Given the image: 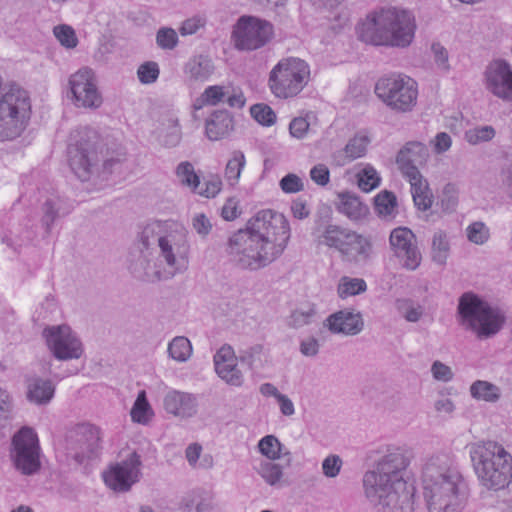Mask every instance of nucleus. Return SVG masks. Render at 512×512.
<instances>
[{
	"label": "nucleus",
	"mask_w": 512,
	"mask_h": 512,
	"mask_svg": "<svg viewBox=\"0 0 512 512\" xmlns=\"http://www.w3.org/2000/svg\"><path fill=\"white\" fill-rule=\"evenodd\" d=\"M189 249L184 226L173 221H154L141 231L129 269L143 281L168 280L186 270Z\"/></svg>",
	"instance_id": "f257e3e1"
},
{
	"label": "nucleus",
	"mask_w": 512,
	"mask_h": 512,
	"mask_svg": "<svg viewBox=\"0 0 512 512\" xmlns=\"http://www.w3.org/2000/svg\"><path fill=\"white\" fill-rule=\"evenodd\" d=\"M289 239L290 226L285 216L270 209L261 210L245 229L228 238L225 253L237 268L256 271L280 257Z\"/></svg>",
	"instance_id": "f03ea898"
},
{
	"label": "nucleus",
	"mask_w": 512,
	"mask_h": 512,
	"mask_svg": "<svg viewBox=\"0 0 512 512\" xmlns=\"http://www.w3.org/2000/svg\"><path fill=\"white\" fill-rule=\"evenodd\" d=\"M69 166L81 181L107 179L122 174L127 167L126 149L104 144L96 130H77L67 148Z\"/></svg>",
	"instance_id": "7ed1b4c3"
},
{
	"label": "nucleus",
	"mask_w": 512,
	"mask_h": 512,
	"mask_svg": "<svg viewBox=\"0 0 512 512\" xmlns=\"http://www.w3.org/2000/svg\"><path fill=\"white\" fill-rule=\"evenodd\" d=\"M422 485L429 512H460L469 496L467 482L447 455L432 456L426 461Z\"/></svg>",
	"instance_id": "20e7f679"
},
{
	"label": "nucleus",
	"mask_w": 512,
	"mask_h": 512,
	"mask_svg": "<svg viewBox=\"0 0 512 512\" xmlns=\"http://www.w3.org/2000/svg\"><path fill=\"white\" fill-rule=\"evenodd\" d=\"M356 31L358 39L365 44L406 47L414 39L416 21L411 12L388 7L369 13Z\"/></svg>",
	"instance_id": "39448f33"
},
{
	"label": "nucleus",
	"mask_w": 512,
	"mask_h": 512,
	"mask_svg": "<svg viewBox=\"0 0 512 512\" xmlns=\"http://www.w3.org/2000/svg\"><path fill=\"white\" fill-rule=\"evenodd\" d=\"M469 456L480 484L489 490H502L512 481V455L496 441L470 443Z\"/></svg>",
	"instance_id": "423d86ee"
},
{
	"label": "nucleus",
	"mask_w": 512,
	"mask_h": 512,
	"mask_svg": "<svg viewBox=\"0 0 512 512\" xmlns=\"http://www.w3.org/2000/svg\"><path fill=\"white\" fill-rule=\"evenodd\" d=\"M461 324L473 331L479 339H488L496 335L504 326L505 313L491 306L472 292L464 293L458 303Z\"/></svg>",
	"instance_id": "0eeeda50"
},
{
	"label": "nucleus",
	"mask_w": 512,
	"mask_h": 512,
	"mask_svg": "<svg viewBox=\"0 0 512 512\" xmlns=\"http://www.w3.org/2000/svg\"><path fill=\"white\" fill-rule=\"evenodd\" d=\"M310 79L309 65L299 58H284L270 71L268 86L272 94L280 99L297 96Z\"/></svg>",
	"instance_id": "6e6552de"
},
{
	"label": "nucleus",
	"mask_w": 512,
	"mask_h": 512,
	"mask_svg": "<svg viewBox=\"0 0 512 512\" xmlns=\"http://www.w3.org/2000/svg\"><path fill=\"white\" fill-rule=\"evenodd\" d=\"M364 495L377 512H413L415 487L407 481L364 487Z\"/></svg>",
	"instance_id": "1a4fd4ad"
},
{
	"label": "nucleus",
	"mask_w": 512,
	"mask_h": 512,
	"mask_svg": "<svg viewBox=\"0 0 512 512\" xmlns=\"http://www.w3.org/2000/svg\"><path fill=\"white\" fill-rule=\"evenodd\" d=\"M375 94L390 108L407 112L417 103V82L405 74H390L381 77L375 85Z\"/></svg>",
	"instance_id": "9d476101"
},
{
	"label": "nucleus",
	"mask_w": 512,
	"mask_h": 512,
	"mask_svg": "<svg viewBox=\"0 0 512 512\" xmlns=\"http://www.w3.org/2000/svg\"><path fill=\"white\" fill-rule=\"evenodd\" d=\"M40 445L36 432L22 427L11 441L10 458L15 468L25 475H32L40 468Z\"/></svg>",
	"instance_id": "9b49d317"
},
{
	"label": "nucleus",
	"mask_w": 512,
	"mask_h": 512,
	"mask_svg": "<svg viewBox=\"0 0 512 512\" xmlns=\"http://www.w3.org/2000/svg\"><path fill=\"white\" fill-rule=\"evenodd\" d=\"M408 465L409 459L401 448L388 449L376 462L374 469L364 474L363 488L406 481L404 474Z\"/></svg>",
	"instance_id": "f8f14e48"
},
{
	"label": "nucleus",
	"mask_w": 512,
	"mask_h": 512,
	"mask_svg": "<svg viewBox=\"0 0 512 512\" xmlns=\"http://www.w3.org/2000/svg\"><path fill=\"white\" fill-rule=\"evenodd\" d=\"M31 114V101L25 90L13 86L0 96V128L25 127Z\"/></svg>",
	"instance_id": "ddd939ff"
},
{
	"label": "nucleus",
	"mask_w": 512,
	"mask_h": 512,
	"mask_svg": "<svg viewBox=\"0 0 512 512\" xmlns=\"http://www.w3.org/2000/svg\"><path fill=\"white\" fill-rule=\"evenodd\" d=\"M273 36L272 25L251 16L241 17L233 31L236 48L256 50L267 44Z\"/></svg>",
	"instance_id": "4468645a"
},
{
	"label": "nucleus",
	"mask_w": 512,
	"mask_h": 512,
	"mask_svg": "<svg viewBox=\"0 0 512 512\" xmlns=\"http://www.w3.org/2000/svg\"><path fill=\"white\" fill-rule=\"evenodd\" d=\"M42 334L49 351L56 359L67 361L82 356V343L69 326H49Z\"/></svg>",
	"instance_id": "2eb2a0df"
},
{
	"label": "nucleus",
	"mask_w": 512,
	"mask_h": 512,
	"mask_svg": "<svg viewBox=\"0 0 512 512\" xmlns=\"http://www.w3.org/2000/svg\"><path fill=\"white\" fill-rule=\"evenodd\" d=\"M72 102L78 108L97 109L103 103L96 77L89 68H82L69 77Z\"/></svg>",
	"instance_id": "dca6fc26"
},
{
	"label": "nucleus",
	"mask_w": 512,
	"mask_h": 512,
	"mask_svg": "<svg viewBox=\"0 0 512 512\" xmlns=\"http://www.w3.org/2000/svg\"><path fill=\"white\" fill-rule=\"evenodd\" d=\"M389 246L403 268L414 271L420 266L422 255L411 229L403 226L394 228L389 235Z\"/></svg>",
	"instance_id": "f3484780"
},
{
	"label": "nucleus",
	"mask_w": 512,
	"mask_h": 512,
	"mask_svg": "<svg viewBox=\"0 0 512 512\" xmlns=\"http://www.w3.org/2000/svg\"><path fill=\"white\" fill-rule=\"evenodd\" d=\"M100 443L101 431L98 427L81 425L69 437L68 454L81 464L99 455Z\"/></svg>",
	"instance_id": "a211bd4d"
},
{
	"label": "nucleus",
	"mask_w": 512,
	"mask_h": 512,
	"mask_svg": "<svg viewBox=\"0 0 512 512\" xmlns=\"http://www.w3.org/2000/svg\"><path fill=\"white\" fill-rule=\"evenodd\" d=\"M140 466V456L134 451L125 460L111 465L103 473L104 482L114 491L127 492L139 480Z\"/></svg>",
	"instance_id": "6ab92c4d"
},
{
	"label": "nucleus",
	"mask_w": 512,
	"mask_h": 512,
	"mask_svg": "<svg viewBox=\"0 0 512 512\" xmlns=\"http://www.w3.org/2000/svg\"><path fill=\"white\" fill-rule=\"evenodd\" d=\"M217 375L228 385L241 387L244 383V375L238 368L234 350L229 345H223L213 357Z\"/></svg>",
	"instance_id": "aec40b11"
},
{
	"label": "nucleus",
	"mask_w": 512,
	"mask_h": 512,
	"mask_svg": "<svg viewBox=\"0 0 512 512\" xmlns=\"http://www.w3.org/2000/svg\"><path fill=\"white\" fill-rule=\"evenodd\" d=\"M486 82L495 96L512 101V70L506 62L493 61L486 70Z\"/></svg>",
	"instance_id": "412c9836"
},
{
	"label": "nucleus",
	"mask_w": 512,
	"mask_h": 512,
	"mask_svg": "<svg viewBox=\"0 0 512 512\" xmlns=\"http://www.w3.org/2000/svg\"><path fill=\"white\" fill-rule=\"evenodd\" d=\"M324 325L334 334L356 335L363 330L364 322L360 312L343 309L331 314Z\"/></svg>",
	"instance_id": "4be33fe9"
},
{
	"label": "nucleus",
	"mask_w": 512,
	"mask_h": 512,
	"mask_svg": "<svg viewBox=\"0 0 512 512\" xmlns=\"http://www.w3.org/2000/svg\"><path fill=\"white\" fill-rule=\"evenodd\" d=\"M166 412L176 417L187 419L195 416L198 411L197 397L191 393L177 390L170 391L163 400Z\"/></svg>",
	"instance_id": "5701e85b"
},
{
	"label": "nucleus",
	"mask_w": 512,
	"mask_h": 512,
	"mask_svg": "<svg viewBox=\"0 0 512 512\" xmlns=\"http://www.w3.org/2000/svg\"><path fill=\"white\" fill-rule=\"evenodd\" d=\"M353 231L340 225L327 224L323 227H316L312 235L317 245L334 249L341 254Z\"/></svg>",
	"instance_id": "b1692460"
},
{
	"label": "nucleus",
	"mask_w": 512,
	"mask_h": 512,
	"mask_svg": "<svg viewBox=\"0 0 512 512\" xmlns=\"http://www.w3.org/2000/svg\"><path fill=\"white\" fill-rule=\"evenodd\" d=\"M41 209L42 226L47 233H50L55 221L70 214L74 206L69 199L59 194H51L46 198Z\"/></svg>",
	"instance_id": "393cba45"
},
{
	"label": "nucleus",
	"mask_w": 512,
	"mask_h": 512,
	"mask_svg": "<svg viewBox=\"0 0 512 512\" xmlns=\"http://www.w3.org/2000/svg\"><path fill=\"white\" fill-rule=\"evenodd\" d=\"M428 150L420 142H409L399 152L396 163L403 175L419 172L418 166L425 163Z\"/></svg>",
	"instance_id": "a878e982"
},
{
	"label": "nucleus",
	"mask_w": 512,
	"mask_h": 512,
	"mask_svg": "<svg viewBox=\"0 0 512 512\" xmlns=\"http://www.w3.org/2000/svg\"><path fill=\"white\" fill-rule=\"evenodd\" d=\"M373 245L369 238L353 231L342 253V260L351 264L367 263L372 255Z\"/></svg>",
	"instance_id": "bb28decb"
},
{
	"label": "nucleus",
	"mask_w": 512,
	"mask_h": 512,
	"mask_svg": "<svg viewBox=\"0 0 512 512\" xmlns=\"http://www.w3.org/2000/svg\"><path fill=\"white\" fill-rule=\"evenodd\" d=\"M411 185V193L415 205L425 211L432 205L428 183L420 172L403 175Z\"/></svg>",
	"instance_id": "cd10ccee"
},
{
	"label": "nucleus",
	"mask_w": 512,
	"mask_h": 512,
	"mask_svg": "<svg viewBox=\"0 0 512 512\" xmlns=\"http://www.w3.org/2000/svg\"><path fill=\"white\" fill-rule=\"evenodd\" d=\"M337 210L352 221H358L368 213V207L357 196L350 193L339 195Z\"/></svg>",
	"instance_id": "c85d7f7f"
},
{
	"label": "nucleus",
	"mask_w": 512,
	"mask_h": 512,
	"mask_svg": "<svg viewBox=\"0 0 512 512\" xmlns=\"http://www.w3.org/2000/svg\"><path fill=\"white\" fill-rule=\"evenodd\" d=\"M374 211L377 216L391 222L398 215V202L396 195L388 190L381 191L374 198Z\"/></svg>",
	"instance_id": "c756f323"
},
{
	"label": "nucleus",
	"mask_w": 512,
	"mask_h": 512,
	"mask_svg": "<svg viewBox=\"0 0 512 512\" xmlns=\"http://www.w3.org/2000/svg\"><path fill=\"white\" fill-rule=\"evenodd\" d=\"M54 392L55 388L51 381L36 378L28 385L27 397L35 404H47L53 398Z\"/></svg>",
	"instance_id": "7c9ffc66"
},
{
	"label": "nucleus",
	"mask_w": 512,
	"mask_h": 512,
	"mask_svg": "<svg viewBox=\"0 0 512 512\" xmlns=\"http://www.w3.org/2000/svg\"><path fill=\"white\" fill-rule=\"evenodd\" d=\"M469 391L474 399L490 403L498 401L501 395V391L498 386L484 380H477L473 382Z\"/></svg>",
	"instance_id": "2f4dec72"
},
{
	"label": "nucleus",
	"mask_w": 512,
	"mask_h": 512,
	"mask_svg": "<svg viewBox=\"0 0 512 512\" xmlns=\"http://www.w3.org/2000/svg\"><path fill=\"white\" fill-rule=\"evenodd\" d=\"M229 93V86L212 85L208 86L204 92L195 100L194 109L199 110L204 106H215L224 101Z\"/></svg>",
	"instance_id": "473e14b6"
},
{
	"label": "nucleus",
	"mask_w": 512,
	"mask_h": 512,
	"mask_svg": "<svg viewBox=\"0 0 512 512\" xmlns=\"http://www.w3.org/2000/svg\"><path fill=\"white\" fill-rule=\"evenodd\" d=\"M450 253V243L447 234L438 230L432 237V260L438 265H445Z\"/></svg>",
	"instance_id": "72a5a7b5"
},
{
	"label": "nucleus",
	"mask_w": 512,
	"mask_h": 512,
	"mask_svg": "<svg viewBox=\"0 0 512 512\" xmlns=\"http://www.w3.org/2000/svg\"><path fill=\"white\" fill-rule=\"evenodd\" d=\"M168 355L177 362H186L192 355V344L184 336L174 337L168 344Z\"/></svg>",
	"instance_id": "f704fd0d"
},
{
	"label": "nucleus",
	"mask_w": 512,
	"mask_h": 512,
	"mask_svg": "<svg viewBox=\"0 0 512 512\" xmlns=\"http://www.w3.org/2000/svg\"><path fill=\"white\" fill-rule=\"evenodd\" d=\"M367 290V284L362 278L343 276L337 286V294L341 299L356 296Z\"/></svg>",
	"instance_id": "c9c22d12"
},
{
	"label": "nucleus",
	"mask_w": 512,
	"mask_h": 512,
	"mask_svg": "<svg viewBox=\"0 0 512 512\" xmlns=\"http://www.w3.org/2000/svg\"><path fill=\"white\" fill-rule=\"evenodd\" d=\"M246 164V159L241 151H233L231 158L228 160L225 167V178L230 185L238 183L241 172Z\"/></svg>",
	"instance_id": "e433bc0d"
},
{
	"label": "nucleus",
	"mask_w": 512,
	"mask_h": 512,
	"mask_svg": "<svg viewBox=\"0 0 512 512\" xmlns=\"http://www.w3.org/2000/svg\"><path fill=\"white\" fill-rule=\"evenodd\" d=\"M257 472L268 485L274 487L281 486V479L283 477V468L281 465L271 460H265L260 463Z\"/></svg>",
	"instance_id": "4c0bfd02"
},
{
	"label": "nucleus",
	"mask_w": 512,
	"mask_h": 512,
	"mask_svg": "<svg viewBox=\"0 0 512 512\" xmlns=\"http://www.w3.org/2000/svg\"><path fill=\"white\" fill-rule=\"evenodd\" d=\"M261 454L266 456L268 460H276L283 456L290 455L289 451H282V444L274 435H267L263 437L258 443Z\"/></svg>",
	"instance_id": "58836bf2"
},
{
	"label": "nucleus",
	"mask_w": 512,
	"mask_h": 512,
	"mask_svg": "<svg viewBox=\"0 0 512 512\" xmlns=\"http://www.w3.org/2000/svg\"><path fill=\"white\" fill-rule=\"evenodd\" d=\"M396 308L399 314L408 322H417L424 314V307L410 299L397 300Z\"/></svg>",
	"instance_id": "ea45409f"
},
{
	"label": "nucleus",
	"mask_w": 512,
	"mask_h": 512,
	"mask_svg": "<svg viewBox=\"0 0 512 512\" xmlns=\"http://www.w3.org/2000/svg\"><path fill=\"white\" fill-rule=\"evenodd\" d=\"M14 400L6 389L0 386V431L5 429L13 418Z\"/></svg>",
	"instance_id": "a19ab883"
},
{
	"label": "nucleus",
	"mask_w": 512,
	"mask_h": 512,
	"mask_svg": "<svg viewBox=\"0 0 512 512\" xmlns=\"http://www.w3.org/2000/svg\"><path fill=\"white\" fill-rule=\"evenodd\" d=\"M467 239L476 245H484L490 239V229L482 221H475L466 228Z\"/></svg>",
	"instance_id": "79ce46f5"
},
{
	"label": "nucleus",
	"mask_w": 512,
	"mask_h": 512,
	"mask_svg": "<svg viewBox=\"0 0 512 512\" xmlns=\"http://www.w3.org/2000/svg\"><path fill=\"white\" fill-rule=\"evenodd\" d=\"M176 175L182 185L190 187L193 190L199 186V177L195 173L193 165L188 161L181 162L177 166Z\"/></svg>",
	"instance_id": "37998d69"
},
{
	"label": "nucleus",
	"mask_w": 512,
	"mask_h": 512,
	"mask_svg": "<svg viewBox=\"0 0 512 512\" xmlns=\"http://www.w3.org/2000/svg\"><path fill=\"white\" fill-rule=\"evenodd\" d=\"M370 143L368 136L364 134H357L349 140L345 146V153L351 159H357L365 155L367 146Z\"/></svg>",
	"instance_id": "c03bdc74"
},
{
	"label": "nucleus",
	"mask_w": 512,
	"mask_h": 512,
	"mask_svg": "<svg viewBox=\"0 0 512 512\" xmlns=\"http://www.w3.org/2000/svg\"><path fill=\"white\" fill-rule=\"evenodd\" d=\"M150 412V405L146 398L145 391H141L131 409L130 415L134 422L144 424L148 421V413Z\"/></svg>",
	"instance_id": "a18cd8bd"
},
{
	"label": "nucleus",
	"mask_w": 512,
	"mask_h": 512,
	"mask_svg": "<svg viewBox=\"0 0 512 512\" xmlns=\"http://www.w3.org/2000/svg\"><path fill=\"white\" fill-rule=\"evenodd\" d=\"M380 184V177L374 167L367 165L358 174V186L364 192H370Z\"/></svg>",
	"instance_id": "49530a36"
},
{
	"label": "nucleus",
	"mask_w": 512,
	"mask_h": 512,
	"mask_svg": "<svg viewBox=\"0 0 512 512\" xmlns=\"http://www.w3.org/2000/svg\"><path fill=\"white\" fill-rule=\"evenodd\" d=\"M250 114L262 126H272L276 121L275 112L264 103L253 105L250 108Z\"/></svg>",
	"instance_id": "de8ad7c7"
},
{
	"label": "nucleus",
	"mask_w": 512,
	"mask_h": 512,
	"mask_svg": "<svg viewBox=\"0 0 512 512\" xmlns=\"http://www.w3.org/2000/svg\"><path fill=\"white\" fill-rule=\"evenodd\" d=\"M56 39L66 48H75L78 44V39L74 29L68 25L56 26L53 30Z\"/></svg>",
	"instance_id": "09e8293b"
},
{
	"label": "nucleus",
	"mask_w": 512,
	"mask_h": 512,
	"mask_svg": "<svg viewBox=\"0 0 512 512\" xmlns=\"http://www.w3.org/2000/svg\"><path fill=\"white\" fill-rule=\"evenodd\" d=\"M233 118L228 111H214L206 120V128H231L233 127Z\"/></svg>",
	"instance_id": "8fccbe9b"
},
{
	"label": "nucleus",
	"mask_w": 512,
	"mask_h": 512,
	"mask_svg": "<svg viewBox=\"0 0 512 512\" xmlns=\"http://www.w3.org/2000/svg\"><path fill=\"white\" fill-rule=\"evenodd\" d=\"M343 461L340 456L331 454L328 455L322 462V473L327 478H335L340 474Z\"/></svg>",
	"instance_id": "3c124183"
},
{
	"label": "nucleus",
	"mask_w": 512,
	"mask_h": 512,
	"mask_svg": "<svg viewBox=\"0 0 512 512\" xmlns=\"http://www.w3.org/2000/svg\"><path fill=\"white\" fill-rule=\"evenodd\" d=\"M140 82L150 84L156 81L159 76V68L155 62L142 64L137 71Z\"/></svg>",
	"instance_id": "603ef678"
},
{
	"label": "nucleus",
	"mask_w": 512,
	"mask_h": 512,
	"mask_svg": "<svg viewBox=\"0 0 512 512\" xmlns=\"http://www.w3.org/2000/svg\"><path fill=\"white\" fill-rule=\"evenodd\" d=\"M280 188L284 193L293 194L304 189V184L299 176L290 173L284 176L279 182Z\"/></svg>",
	"instance_id": "864d4df0"
},
{
	"label": "nucleus",
	"mask_w": 512,
	"mask_h": 512,
	"mask_svg": "<svg viewBox=\"0 0 512 512\" xmlns=\"http://www.w3.org/2000/svg\"><path fill=\"white\" fill-rule=\"evenodd\" d=\"M192 227L199 236L204 238L210 234L213 225L204 213H198L192 218Z\"/></svg>",
	"instance_id": "5fc2aeb1"
},
{
	"label": "nucleus",
	"mask_w": 512,
	"mask_h": 512,
	"mask_svg": "<svg viewBox=\"0 0 512 512\" xmlns=\"http://www.w3.org/2000/svg\"><path fill=\"white\" fill-rule=\"evenodd\" d=\"M319 124L318 116L315 112L306 111L300 116L295 117L289 125V128H311Z\"/></svg>",
	"instance_id": "6e6d98bb"
},
{
	"label": "nucleus",
	"mask_w": 512,
	"mask_h": 512,
	"mask_svg": "<svg viewBox=\"0 0 512 512\" xmlns=\"http://www.w3.org/2000/svg\"><path fill=\"white\" fill-rule=\"evenodd\" d=\"M263 346L255 345L245 350L240 356V360L246 363L250 368H255L262 362Z\"/></svg>",
	"instance_id": "4d7b16f0"
},
{
	"label": "nucleus",
	"mask_w": 512,
	"mask_h": 512,
	"mask_svg": "<svg viewBox=\"0 0 512 512\" xmlns=\"http://www.w3.org/2000/svg\"><path fill=\"white\" fill-rule=\"evenodd\" d=\"M314 316L315 312L313 309H309L308 311L296 310L289 318V325L293 328H301L310 324Z\"/></svg>",
	"instance_id": "13d9d810"
},
{
	"label": "nucleus",
	"mask_w": 512,
	"mask_h": 512,
	"mask_svg": "<svg viewBox=\"0 0 512 512\" xmlns=\"http://www.w3.org/2000/svg\"><path fill=\"white\" fill-rule=\"evenodd\" d=\"M495 130H465V139L472 145L493 139Z\"/></svg>",
	"instance_id": "bf43d9fd"
},
{
	"label": "nucleus",
	"mask_w": 512,
	"mask_h": 512,
	"mask_svg": "<svg viewBox=\"0 0 512 512\" xmlns=\"http://www.w3.org/2000/svg\"><path fill=\"white\" fill-rule=\"evenodd\" d=\"M157 44L165 49H172L177 44V34L171 28L160 29L157 33Z\"/></svg>",
	"instance_id": "052dcab7"
},
{
	"label": "nucleus",
	"mask_w": 512,
	"mask_h": 512,
	"mask_svg": "<svg viewBox=\"0 0 512 512\" xmlns=\"http://www.w3.org/2000/svg\"><path fill=\"white\" fill-rule=\"evenodd\" d=\"M431 373L434 379L442 382H448L452 380L454 375L451 368L441 361L433 362L431 366Z\"/></svg>",
	"instance_id": "680f3d73"
},
{
	"label": "nucleus",
	"mask_w": 512,
	"mask_h": 512,
	"mask_svg": "<svg viewBox=\"0 0 512 512\" xmlns=\"http://www.w3.org/2000/svg\"><path fill=\"white\" fill-rule=\"evenodd\" d=\"M156 137L160 144L167 148L175 147L181 140L179 130H160Z\"/></svg>",
	"instance_id": "e2e57ef3"
},
{
	"label": "nucleus",
	"mask_w": 512,
	"mask_h": 512,
	"mask_svg": "<svg viewBox=\"0 0 512 512\" xmlns=\"http://www.w3.org/2000/svg\"><path fill=\"white\" fill-rule=\"evenodd\" d=\"M311 179L318 185L325 186L330 179V172L326 165H315L310 171Z\"/></svg>",
	"instance_id": "0e129e2a"
},
{
	"label": "nucleus",
	"mask_w": 512,
	"mask_h": 512,
	"mask_svg": "<svg viewBox=\"0 0 512 512\" xmlns=\"http://www.w3.org/2000/svg\"><path fill=\"white\" fill-rule=\"evenodd\" d=\"M239 201L232 197L228 198L221 209V216L227 221H232L240 214L238 210Z\"/></svg>",
	"instance_id": "69168bd1"
},
{
	"label": "nucleus",
	"mask_w": 512,
	"mask_h": 512,
	"mask_svg": "<svg viewBox=\"0 0 512 512\" xmlns=\"http://www.w3.org/2000/svg\"><path fill=\"white\" fill-rule=\"evenodd\" d=\"M300 352L307 357H314L319 352V342L314 337H309L301 341Z\"/></svg>",
	"instance_id": "338daca9"
},
{
	"label": "nucleus",
	"mask_w": 512,
	"mask_h": 512,
	"mask_svg": "<svg viewBox=\"0 0 512 512\" xmlns=\"http://www.w3.org/2000/svg\"><path fill=\"white\" fill-rule=\"evenodd\" d=\"M230 107L242 108L245 105V97L243 93L229 86V93L225 99Z\"/></svg>",
	"instance_id": "774afa93"
}]
</instances>
